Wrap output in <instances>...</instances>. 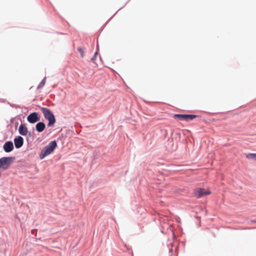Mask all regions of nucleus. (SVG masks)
I'll return each mask as SVG.
<instances>
[{
	"instance_id": "1a4fd4ad",
	"label": "nucleus",
	"mask_w": 256,
	"mask_h": 256,
	"mask_svg": "<svg viewBox=\"0 0 256 256\" xmlns=\"http://www.w3.org/2000/svg\"><path fill=\"white\" fill-rule=\"evenodd\" d=\"M18 132L20 134L26 136L28 134V128L24 124H21L19 127Z\"/></svg>"
},
{
	"instance_id": "7ed1b4c3",
	"label": "nucleus",
	"mask_w": 256,
	"mask_h": 256,
	"mask_svg": "<svg viewBox=\"0 0 256 256\" xmlns=\"http://www.w3.org/2000/svg\"><path fill=\"white\" fill-rule=\"evenodd\" d=\"M13 160L14 158L12 157H3L0 158V170H7Z\"/></svg>"
},
{
	"instance_id": "6e6552de",
	"label": "nucleus",
	"mask_w": 256,
	"mask_h": 256,
	"mask_svg": "<svg viewBox=\"0 0 256 256\" xmlns=\"http://www.w3.org/2000/svg\"><path fill=\"white\" fill-rule=\"evenodd\" d=\"M14 143L16 148H19L22 146L24 144V139L20 136H18L14 139Z\"/></svg>"
},
{
	"instance_id": "423d86ee",
	"label": "nucleus",
	"mask_w": 256,
	"mask_h": 256,
	"mask_svg": "<svg viewBox=\"0 0 256 256\" xmlns=\"http://www.w3.org/2000/svg\"><path fill=\"white\" fill-rule=\"evenodd\" d=\"M40 120V117L38 116V113L34 112L30 114L27 117L28 121L31 123L34 124Z\"/></svg>"
},
{
	"instance_id": "39448f33",
	"label": "nucleus",
	"mask_w": 256,
	"mask_h": 256,
	"mask_svg": "<svg viewBox=\"0 0 256 256\" xmlns=\"http://www.w3.org/2000/svg\"><path fill=\"white\" fill-rule=\"evenodd\" d=\"M210 192L202 188H198L194 190V196L197 198H200L204 196L208 195Z\"/></svg>"
},
{
	"instance_id": "f03ea898",
	"label": "nucleus",
	"mask_w": 256,
	"mask_h": 256,
	"mask_svg": "<svg viewBox=\"0 0 256 256\" xmlns=\"http://www.w3.org/2000/svg\"><path fill=\"white\" fill-rule=\"evenodd\" d=\"M56 141L51 142L47 146H45L42 150L40 158L43 159L45 156L50 154L56 146Z\"/></svg>"
},
{
	"instance_id": "f8f14e48",
	"label": "nucleus",
	"mask_w": 256,
	"mask_h": 256,
	"mask_svg": "<svg viewBox=\"0 0 256 256\" xmlns=\"http://www.w3.org/2000/svg\"><path fill=\"white\" fill-rule=\"evenodd\" d=\"M46 82V78H44L42 82L40 83L38 86L37 88L40 89L43 87V86L45 84Z\"/></svg>"
},
{
	"instance_id": "20e7f679",
	"label": "nucleus",
	"mask_w": 256,
	"mask_h": 256,
	"mask_svg": "<svg viewBox=\"0 0 256 256\" xmlns=\"http://www.w3.org/2000/svg\"><path fill=\"white\" fill-rule=\"evenodd\" d=\"M175 119H178L180 120L190 121L192 120L196 117L194 114H175L173 116Z\"/></svg>"
},
{
	"instance_id": "4468645a",
	"label": "nucleus",
	"mask_w": 256,
	"mask_h": 256,
	"mask_svg": "<svg viewBox=\"0 0 256 256\" xmlns=\"http://www.w3.org/2000/svg\"><path fill=\"white\" fill-rule=\"evenodd\" d=\"M96 54H97V52H96L94 54V56L91 58V60L94 62V60L96 58Z\"/></svg>"
},
{
	"instance_id": "9d476101",
	"label": "nucleus",
	"mask_w": 256,
	"mask_h": 256,
	"mask_svg": "<svg viewBox=\"0 0 256 256\" xmlns=\"http://www.w3.org/2000/svg\"><path fill=\"white\" fill-rule=\"evenodd\" d=\"M46 128V125L43 122H39L36 126V130L39 132H42Z\"/></svg>"
},
{
	"instance_id": "ddd939ff",
	"label": "nucleus",
	"mask_w": 256,
	"mask_h": 256,
	"mask_svg": "<svg viewBox=\"0 0 256 256\" xmlns=\"http://www.w3.org/2000/svg\"><path fill=\"white\" fill-rule=\"evenodd\" d=\"M78 50L80 53L81 56L83 58L84 56V51L82 48H78Z\"/></svg>"
},
{
	"instance_id": "9b49d317",
	"label": "nucleus",
	"mask_w": 256,
	"mask_h": 256,
	"mask_svg": "<svg viewBox=\"0 0 256 256\" xmlns=\"http://www.w3.org/2000/svg\"><path fill=\"white\" fill-rule=\"evenodd\" d=\"M246 158L256 161V154L250 153L246 154Z\"/></svg>"
},
{
	"instance_id": "0eeeda50",
	"label": "nucleus",
	"mask_w": 256,
	"mask_h": 256,
	"mask_svg": "<svg viewBox=\"0 0 256 256\" xmlns=\"http://www.w3.org/2000/svg\"><path fill=\"white\" fill-rule=\"evenodd\" d=\"M4 150L6 152L12 151L14 149L13 143L10 141L6 142L4 145Z\"/></svg>"
},
{
	"instance_id": "f257e3e1",
	"label": "nucleus",
	"mask_w": 256,
	"mask_h": 256,
	"mask_svg": "<svg viewBox=\"0 0 256 256\" xmlns=\"http://www.w3.org/2000/svg\"><path fill=\"white\" fill-rule=\"evenodd\" d=\"M44 118L48 120V126H54L56 122V118L52 112L48 108H40Z\"/></svg>"
}]
</instances>
